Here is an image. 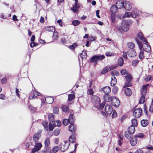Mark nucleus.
Masks as SVG:
<instances>
[{"label":"nucleus","mask_w":153,"mask_h":153,"mask_svg":"<svg viewBox=\"0 0 153 153\" xmlns=\"http://www.w3.org/2000/svg\"><path fill=\"white\" fill-rule=\"evenodd\" d=\"M131 23V22L130 21L123 20L122 22L121 26L118 27L117 29L122 33L123 31H127L129 29V25Z\"/></svg>","instance_id":"nucleus-1"},{"label":"nucleus","mask_w":153,"mask_h":153,"mask_svg":"<svg viewBox=\"0 0 153 153\" xmlns=\"http://www.w3.org/2000/svg\"><path fill=\"white\" fill-rule=\"evenodd\" d=\"M149 84H146L143 85L142 88L140 92L142 96L140 98L139 101L140 104L143 103L145 102V95L147 93V87L149 86Z\"/></svg>","instance_id":"nucleus-2"},{"label":"nucleus","mask_w":153,"mask_h":153,"mask_svg":"<svg viewBox=\"0 0 153 153\" xmlns=\"http://www.w3.org/2000/svg\"><path fill=\"white\" fill-rule=\"evenodd\" d=\"M94 100H95L94 103V106L98 109L103 108L105 104V101H103L101 103H100V99L97 96H95L94 98Z\"/></svg>","instance_id":"nucleus-3"},{"label":"nucleus","mask_w":153,"mask_h":153,"mask_svg":"<svg viewBox=\"0 0 153 153\" xmlns=\"http://www.w3.org/2000/svg\"><path fill=\"white\" fill-rule=\"evenodd\" d=\"M105 58V56L103 55H95L93 56L91 59V62H94L96 64L97 61L99 60H102Z\"/></svg>","instance_id":"nucleus-4"},{"label":"nucleus","mask_w":153,"mask_h":153,"mask_svg":"<svg viewBox=\"0 0 153 153\" xmlns=\"http://www.w3.org/2000/svg\"><path fill=\"white\" fill-rule=\"evenodd\" d=\"M42 147V145L41 143L36 142L34 146V147L32 149V153H34L38 152L40 150Z\"/></svg>","instance_id":"nucleus-5"},{"label":"nucleus","mask_w":153,"mask_h":153,"mask_svg":"<svg viewBox=\"0 0 153 153\" xmlns=\"http://www.w3.org/2000/svg\"><path fill=\"white\" fill-rule=\"evenodd\" d=\"M69 145V143L65 141L62 143L60 145L61 151L62 152H64L67 150L68 148Z\"/></svg>","instance_id":"nucleus-6"},{"label":"nucleus","mask_w":153,"mask_h":153,"mask_svg":"<svg viewBox=\"0 0 153 153\" xmlns=\"http://www.w3.org/2000/svg\"><path fill=\"white\" fill-rule=\"evenodd\" d=\"M142 113V110L140 108L135 109L133 113L134 116L136 118H138L141 115Z\"/></svg>","instance_id":"nucleus-7"},{"label":"nucleus","mask_w":153,"mask_h":153,"mask_svg":"<svg viewBox=\"0 0 153 153\" xmlns=\"http://www.w3.org/2000/svg\"><path fill=\"white\" fill-rule=\"evenodd\" d=\"M50 139L49 138H46L44 142L45 148L44 149L47 152H50V153H51L50 151L49 146L50 144Z\"/></svg>","instance_id":"nucleus-8"},{"label":"nucleus","mask_w":153,"mask_h":153,"mask_svg":"<svg viewBox=\"0 0 153 153\" xmlns=\"http://www.w3.org/2000/svg\"><path fill=\"white\" fill-rule=\"evenodd\" d=\"M111 102L112 105L116 107H118L120 104L119 100L115 97H113Z\"/></svg>","instance_id":"nucleus-9"},{"label":"nucleus","mask_w":153,"mask_h":153,"mask_svg":"<svg viewBox=\"0 0 153 153\" xmlns=\"http://www.w3.org/2000/svg\"><path fill=\"white\" fill-rule=\"evenodd\" d=\"M105 110L106 113L108 115H110L113 111V110L111 106L110 105H106L105 108Z\"/></svg>","instance_id":"nucleus-10"},{"label":"nucleus","mask_w":153,"mask_h":153,"mask_svg":"<svg viewBox=\"0 0 153 153\" xmlns=\"http://www.w3.org/2000/svg\"><path fill=\"white\" fill-rule=\"evenodd\" d=\"M41 94L35 91H33L32 92V94H31L30 97V99H35L37 97V96H39Z\"/></svg>","instance_id":"nucleus-11"},{"label":"nucleus","mask_w":153,"mask_h":153,"mask_svg":"<svg viewBox=\"0 0 153 153\" xmlns=\"http://www.w3.org/2000/svg\"><path fill=\"white\" fill-rule=\"evenodd\" d=\"M124 7L126 10H129L132 8L131 4L128 1H125L124 4Z\"/></svg>","instance_id":"nucleus-12"},{"label":"nucleus","mask_w":153,"mask_h":153,"mask_svg":"<svg viewBox=\"0 0 153 153\" xmlns=\"http://www.w3.org/2000/svg\"><path fill=\"white\" fill-rule=\"evenodd\" d=\"M41 132H39L35 134L33 137L34 141L36 142L41 137Z\"/></svg>","instance_id":"nucleus-13"},{"label":"nucleus","mask_w":153,"mask_h":153,"mask_svg":"<svg viewBox=\"0 0 153 153\" xmlns=\"http://www.w3.org/2000/svg\"><path fill=\"white\" fill-rule=\"evenodd\" d=\"M136 55V52L134 49H129L128 51V55L129 57H134Z\"/></svg>","instance_id":"nucleus-14"},{"label":"nucleus","mask_w":153,"mask_h":153,"mask_svg":"<svg viewBox=\"0 0 153 153\" xmlns=\"http://www.w3.org/2000/svg\"><path fill=\"white\" fill-rule=\"evenodd\" d=\"M147 43L148 42H147L146 43L144 44L143 49L146 52H149L151 51V48L150 46L147 44Z\"/></svg>","instance_id":"nucleus-15"},{"label":"nucleus","mask_w":153,"mask_h":153,"mask_svg":"<svg viewBox=\"0 0 153 153\" xmlns=\"http://www.w3.org/2000/svg\"><path fill=\"white\" fill-rule=\"evenodd\" d=\"M104 100L105 101L111 102L113 97L109 94H105L103 96Z\"/></svg>","instance_id":"nucleus-16"},{"label":"nucleus","mask_w":153,"mask_h":153,"mask_svg":"<svg viewBox=\"0 0 153 153\" xmlns=\"http://www.w3.org/2000/svg\"><path fill=\"white\" fill-rule=\"evenodd\" d=\"M131 14H132V17L133 18H135L139 14L138 11L137 9L134 8Z\"/></svg>","instance_id":"nucleus-17"},{"label":"nucleus","mask_w":153,"mask_h":153,"mask_svg":"<svg viewBox=\"0 0 153 153\" xmlns=\"http://www.w3.org/2000/svg\"><path fill=\"white\" fill-rule=\"evenodd\" d=\"M76 126L73 123H71L69 126V130L72 132H74L76 130Z\"/></svg>","instance_id":"nucleus-18"},{"label":"nucleus","mask_w":153,"mask_h":153,"mask_svg":"<svg viewBox=\"0 0 153 153\" xmlns=\"http://www.w3.org/2000/svg\"><path fill=\"white\" fill-rule=\"evenodd\" d=\"M102 90L105 94H108L111 92V89L108 86H106L102 88Z\"/></svg>","instance_id":"nucleus-19"},{"label":"nucleus","mask_w":153,"mask_h":153,"mask_svg":"<svg viewBox=\"0 0 153 153\" xmlns=\"http://www.w3.org/2000/svg\"><path fill=\"white\" fill-rule=\"evenodd\" d=\"M79 7V4H74L73 7L71 8V10H72L74 13H76L78 11Z\"/></svg>","instance_id":"nucleus-20"},{"label":"nucleus","mask_w":153,"mask_h":153,"mask_svg":"<svg viewBox=\"0 0 153 153\" xmlns=\"http://www.w3.org/2000/svg\"><path fill=\"white\" fill-rule=\"evenodd\" d=\"M61 109L62 111L66 113H68L69 112V107L65 105H63L61 107Z\"/></svg>","instance_id":"nucleus-21"},{"label":"nucleus","mask_w":153,"mask_h":153,"mask_svg":"<svg viewBox=\"0 0 153 153\" xmlns=\"http://www.w3.org/2000/svg\"><path fill=\"white\" fill-rule=\"evenodd\" d=\"M137 36L140 39L142 40L143 42L145 43L147 42V40L143 37V33L142 32H139L137 35Z\"/></svg>","instance_id":"nucleus-22"},{"label":"nucleus","mask_w":153,"mask_h":153,"mask_svg":"<svg viewBox=\"0 0 153 153\" xmlns=\"http://www.w3.org/2000/svg\"><path fill=\"white\" fill-rule=\"evenodd\" d=\"M135 127L133 126H130L128 129V133L131 134H134L135 131Z\"/></svg>","instance_id":"nucleus-23"},{"label":"nucleus","mask_w":153,"mask_h":153,"mask_svg":"<svg viewBox=\"0 0 153 153\" xmlns=\"http://www.w3.org/2000/svg\"><path fill=\"white\" fill-rule=\"evenodd\" d=\"M116 7L118 9H120L123 7H124V3L123 2L120 1H117L116 3Z\"/></svg>","instance_id":"nucleus-24"},{"label":"nucleus","mask_w":153,"mask_h":153,"mask_svg":"<svg viewBox=\"0 0 153 153\" xmlns=\"http://www.w3.org/2000/svg\"><path fill=\"white\" fill-rule=\"evenodd\" d=\"M45 101L47 103L51 104L54 101L53 98L51 97H48L45 98Z\"/></svg>","instance_id":"nucleus-25"},{"label":"nucleus","mask_w":153,"mask_h":153,"mask_svg":"<svg viewBox=\"0 0 153 153\" xmlns=\"http://www.w3.org/2000/svg\"><path fill=\"white\" fill-rule=\"evenodd\" d=\"M137 139L135 138L134 137L132 138L130 141L131 144L132 146H134L137 144Z\"/></svg>","instance_id":"nucleus-26"},{"label":"nucleus","mask_w":153,"mask_h":153,"mask_svg":"<svg viewBox=\"0 0 153 153\" xmlns=\"http://www.w3.org/2000/svg\"><path fill=\"white\" fill-rule=\"evenodd\" d=\"M111 85L114 86L117 83V79L114 76H111Z\"/></svg>","instance_id":"nucleus-27"},{"label":"nucleus","mask_w":153,"mask_h":153,"mask_svg":"<svg viewBox=\"0 0 153 153\" xmlns=\"http://www.w3.org/2000/svg\"><path fill=\"white\" fill-rule=\"evenodd\" d=\"M117 8L116 6H115L114 5H112L111 7V11L112 12V13L115 14V13L117 12Z\"/></svg>","instance_id":"nucleus-28"},{"label":"nucleus","mask_w":153,"mask_h":153,"mask_svg":"<svg viewBox=\"0 0 153 153\" xmlns=\"http://www.w3.org/2000/svg\"><path fill=\"white\" fill-rule=\"evenodd\" d=\"M125 92L126 95L127 96H129L131 94V89L128 88H127L125 90Z\"/></svg>","instance_id":"nucleus-29"},{"label":"nucleus","mask_w":153,"mask_h":153,"mask_svg":"<svg viewBox=\"0 0 153 153\" xmlns=\"http://www.w3.org/2000/svg\"><path fill=\"white\" fill-rule=\"evenodd\" d=\"M46 30L48 31H51L53 32H55V29L53 27H47L45 28Z\"/></svg>","instance_id":"nucleus-30"},{"label":"nucleus","mask_w":153,"mask_h":153,"mask_svg":"<svg viewBox=\"0 0 153 153\" xmlns=\"http://www.w3.org/2000/svg\"><path fill=\"white\" fill-rule=\"evenodd\" d=\"M125 77L127 81L131 82L132 78L130 74L128 73L127 74V75L125 76Z\"/></svg>","instance_id":"nucleus-31"},{"label":"nucleus","mask_w":153,"mask_h":153,"mask_svg":"<svg viewBox=\"0 0 153 153\" xmlns=\"http://www.w3.org/2000/svg\"><path fill=\"white\" fill-rule=\"evenodd\" d=\"M141 123L143 127H146L148 124V121L146 120H142L141 121Z\"/></svg>","instance_id":"nucleus-32"},{"label":"nucleus","mask_w":153,"mask_h":153,"mask_svg":"<svg viewBox=\"0 0 153 153\" xmlns=\"http://www.w3.org/2000/svg\"><path fill=\"white\" fill-rule=\"evenodd\" d=\"M48 118L49 120L51 122H52L54 121V115L53 114L50 113L48 114Z\"/></svg>","instance_id":"nucleus-33"},{"label":"nucleus","mask_w":153,"mask_h":153,"mask_svg":"<svg viewBox=\"0 0 153 153\" xmlns=\"http://www.w3.org/2000/svg\"><path fill=\"white\" fill-rule=\"evenodd\" d=\"M87 56V54L86 52L85 51H83L80 54L79 58H81L82 60L86 58Z\"/></svg>","instance_id":"nucleus-34"},{"label":"nucleus","mask_w":153,"mask_h":153,"mask_svg":"<svg viewBox=\"0 0 153 153\" xmlns=\"http://www.w3.org/2000/svg\"><path fill=\"white\" fill-rule=\"evenodd\" d=\"M74 116L73 115L71 114L69 117L68 120L69 122L70 123H73L74 121Z\"/></svg>","instance_id":"nucleus-35"},{"label":"nucleus","mask_w":153,"mask_h":153,"mask_svg":"<svg viewBox=\"0 0 153 153\" xmlns=\"http://www.w3.org/2000/svg\"><path fill=\"white\" fill-rule=\"evenodd\" d=\"M42 125L45 129L47 131L48 129V123L46 121H43L42 122Z\"/></svg>","instance_id":"nucleus-36"},{"label":"nucleus","mask_w":153,"mask_h":153,"mask_svg":"<svg viewBox=\"0 0 153 153\" xmlns=\"http://www.w3.org/2000/svg\"><path fill=\"white\" fill-rule=\"evenodd\" d=\"M54 124V126H60L61 125V122L59 120H57L56 121H54L52 122Z\"/></svg>","instance_id":"nucleus-37"},{"label":"nucleus","mask_w":153,"mask_h":153,"mask_svg":"<svg viewBox=\"0 0 153 153\" xmlns=\"http://www.w3.org/2000/svg\"><path fill=\"white\" fill-rule=\"evenodd\" d=\"M128 46L130 49H133V48L135 47V44L134 43L132 42H129L128 43Z\"/></svg>","instance_id":"nucleus-38"},{"label":"nucleus","mask_w":153,"mask_h":153,"mask_svg":"<svg viewBox=\"0 0 153 153\" xmlns=\"http://www.w3.org/2000/svg\"><path fill=\"white\" fill-rule=\"evenodd\" d=\"M109 66L105 67L102 70L101 72V74H104L106 73L109 70Z\"/></svg>","instance_id":"nucleus-39"},{"label":"nucleus","mask_w":153,"mask_h":153,"mask_svg":"<svg viewBox=\"0 0 153 153\" xmlns=\"http://www.w3.org/2000/svg\"><path fill=\"white\" fill-rule=\"evenodd\" d=\"M124 62L123 58L122 57L120 58L118 60V63L119 65L122 66L123 65Z\"/></svg>","instance_id":"nucleus-40"},{"label":"nucleus","mask_w":153,"mask_h":153,"mask_svg":"<svg viewBox=\"0 0 153 153\" xmlns=\"http://www.w3.org/2000/svg\"><path fill=\"white\" fill-rule=\"evenodd\" d=\"M60 129L58 128L55 129L53 131L54 134L55 136L58 135L60 134Z\"/></svg>","instance_id":"nucleus-41"},{"label":"nucleus","mask_w":153,"mask_h":153,"mask_svg":"<svg viewBox=\"0 0 153 153\" xmlns=\"http://www.w3.org/2000/svg\"><path fill=\"white\" fill-rule=\"evenodd\" d=\"M144 137V135L142 133H139L134 135V137L137 139V138H142Z\"/></svg>","instance_id":"nucleus-42"},{"label":"nucleus","mask_w":153,"mask_h":153,"mask_svg":"<svg viewBox=\"0 0 153 153\" xmlns=\"http://www.w3.org/2000/svg\"><path fill=\"white\" fill-rule=\"evenodd\" d=\"M132 125L134 126L135 127H137V122L135 119H133L131 120Z\"/></svg>","instance_id":"nucleus-43"},{"label":"nucleus","mask_w":153,"mask_h":153,"mask_svg":"<svg viewBox=\"0 0 153 153\" xmlns=\"http://www.w3.org/2000/svg\"><path fill=\"white\" fill-rule=\"evenodd\" d=\"M132 135V134H131L129 133H128V131L126 132L125 134V137L128 139H130L131 137V135Z\"/></svg>","instance_id":"nucleus-44"},{"label":"nucleus","mask_w":153,"mask_h":153,"mask_svg":"<svg viewBox=\"0 0 153 153\" xmlns=\"http://www.w3.org/2000/svg\"><path fill=\"white\" fill-rule=\"evenodd\" d=\"M54 124L53 122H51L49 124V129L50 131H52L54 128Z\"/></svg>","instance_id":"nucleus-45"},{"label":"nucleus","mask_w":153,"mask_h":153,"mask_svg":"<svg viewBox=\"0 0 153 153\" xmlns=\"http://www.w3.org/2000/svg\"><path fill=\"white\" fill-rule=\"evenodd\" d=\"M139 59H141L144 58V53L143 51H141L139 55Z\"/></svg>","instance_id":"nucleus-46"},{"label":"nucleus","mask_w":153,"mask_h":153,"mask_svg":"<svg viewBox=\"0 0 153 153\" xmlns=\"http://www.w3.org/2000/svg\"><path fill=\"white\" fill-rule=\"evenodd\" d=\"M75 97V95L74 94H70L68 95V99L69 100L71 101Z\"/></svg>","instance_id":"nucleus-47"},{"label":"nucleus","mask_w":153,"mask_h":153,"mask_svg":"<svg viewBox=\"0 0 153 153\" xmlns=\"http://www.w3.org/2000/svg\"><path fill=\"white\" fill-rule=\"evenodd\" d=\"M111 19L112 22L114 23L115 22V15L114 13H112L111 15Z\"/></svg>","instance_id":"nucleus-48"},{"label":"nucleus","mask_w":153,"mask_h":153,"mask_svg":"<svg viewBox=\"0 0 153 153\" xmlns=\"http://www.w3.org/2000/svg\"><path fill=\"white\" fill-rule=\"evenodd\" d=\"M112 76H117L119 75V73L117 71H113L111 73Z\"/></svg>","instance_id":"nucleus-49"},{"label":"nucleus","mask_w":153,"mask_h":153,"mask_svg":"<svg viewBox=\"0 0 153 153\" xmlns=\"http://www.w3.org/2000/svg\"><path fill=\"white\" fill-rule=\"evenodd\" d=\"M120 73L124 75L125 76L127 75V74H128V71L126 69L121 70L120 71Z\"/></svg>","instance_id":"nucleus-50"},{"label":"nucleus","mask_w":153,"mask_h":153,"mask_svg":"<svg viewBox=\"0 0 153 153\" xmlns=\"http://www.w3.org/2000/svg\"><path fill=\"white\" fill-rule=\"evenodd\" d=\"M53 38L54 40H56L58 38V33L57 32H53Z\"/></svg>","instance_id":"nucleus-51"},{"label":"nucleus","mask_w":153,"mask_h":153,"mask_svg":"<svg viewBox=\"0 0 153 153\" xmlns=\"http://www.w3.org/2000/svg\"><path fill=\"white\" fill-rule=\"evenodd\" d=\"M72 24L74 26H76L80 24V22L77 20H74L72 22Z\"/></svg>","instance_id":"nucleus-52"},{"label":"nucleus","mask_w":153,"mask_h":153,"mask_svg":"<svg viewBox=\"0 0 153 153\" xmlns=\"http://www.w3.org/2000/svg\"><path fill=\"white\" fill-rule=\"evenodd\" d=\"M59 150V147L58 146H55L53 147L52 149V151L54 153H55L57 152Z\"/></svg>","instance_id":"nucleus-53"},{"label":"nucleus","mask_w":153,"mask_h":153,"mask_svg":"<svg viewBox=\"0 0 153 153\" xmlns=\"http://www.w3.org/2000/svg\"><path fill=\"white\" fill-rule=\"evenodd\" d=\"M75 140V138L74 136H71L69 138V140L70 142L73 143L74 142Z\"/></svg>","instance_id":"nucleus-54"},{"label":"nucleus","mask_w":153,"mask_h":153,"mask_svg":"<svg viewBox=\"0 0 153 153\" xmlns=\"http://www.w3.org/2000/svg\"><path fill=\"white\" fill-rule=\"evenodd\" d=\"M124 17L127 18H129L130 17H132V14L131 13L126 12L125 14Z\"/></svg>","instance_id":"nucleus-55"},{"label":"nucleus","mask_w":153,"mask_h":153,"mask_svg":"<svg viewBox=\"0 0 153 153\" xmlns=\"http://www.w3.org/2000/svg\"><path fill=\"white\" fill-rule=\"evenodd\" d=\"M76 44L74 43L72 45L69 46L68 48L74 50L75 49L76 47Z\"/></svg>","instance_id":"nucleus-56"},{"label":"nucleus","mask_w":153,"mask_h":153,"mask_svg":"<svg viewBox=\"0 0 153 153\" xmlns=\"http://www.w3.org/2000/svg\"><path fill=\"white\" fill-rule=\"evenodd\" d=\"M29 108L30 110L32 112H34L36 110V108L32 106L31 105H30L29 106Z\"/></svg>","instance_id":"nucleus-57"},{"label":"nucleus","mask_w":153,"mask_h":153,"mask_svg":"<svg viewBox=\"0 0 153 153\" xmlns=\"http://www.w3.org/2000/svg\"><path fill=\"white\" fill-rule=\"evenodd\" d=\"M135 39L139 47L140 46H143L141 42L139 41L138 37H136Z\"/></svg>","instance_id":"nucleus-58"},{"label":"nucleus","mask_w":153,"mask_h":153,"mask_svg":"<svg viewBox=\"0 0 153 153\" xmlns=\"http://www.w3.org/2000/svg\"><path fill=\"white\" fill-rule=\"evenodd\" d=\"M59 111V108L57 107H55L53 108V112L54 113L57 114Z\"/></svg>","instance_id":"nucleus-59"},{"label":"nucleus","mask_w":153,"mask_h":153,"mask_svg":"<svg viewBox=\"0 0 153 153\" xmlns=\"http://www.w3.org/2000/svg\"><path fill=\"white\" fill-rule=\"evenodd\" d=\"M68 122H69V121L67 119H64L62 121L63 124L65 126L67 125Z\"/></svg>","instance_id":"nucleus-60"},{"label":"nucleus","mask_w":153,"mask_h":153,"mask_svg":"<svg viewBox=\"0 0 153 153\" xmlns=\"http://www.w3.org/2000/svg\"><path fill=\"white\" fill-rule=\"evenodd\" d=\"M87 93L89 94L92 95L94 94V91L93 89L91 88L88 89V91Z\"/></svg>","instance_id":"nucleus-61"},{"label":"nucleus","mask_w":153,"mask_h":153,"mask_svg":"<svg viewBox=\"0 0 153 153\" xmlns=\"http://www.w3.org/2000/svg\"><path fill=\"white\" fill-rule=\"evenodd\" d=\"M139 60L138 59L134 60L132 61V65L134 66H136Z\"/></svg>","instance_id":"nucleus-62"},{"label":"nucleus","mask_w":153,"mask_h":153,"mask_svg":"<svg viewBox=\"0 0 153 153\" xmlns=\"http://www.w3.org/2000/svg\"><path fill=\"white\" fill-rule=\"evenodd\" d=\"M113 113L112 115V117L113 118L115 117L117 115V113L116 112V111L114 110L112 111Z\"/></svg>","instance_id":"nucleus-63"},{"label":"nucleus","mask_w":153,"mask_h":153,"mask_svg":"<svg viewBox=\"0 0 153 153\" xmlns=\"http://www.w3.org/2000/svg\"><path fill=\"white\" fill-rule=\"evenodd\" d=\"M113 55L114 54L110 52H107L105 53V55L108 56H111Z\"/></svg>","instance_id":"nucleus-64"}]
</instances>
